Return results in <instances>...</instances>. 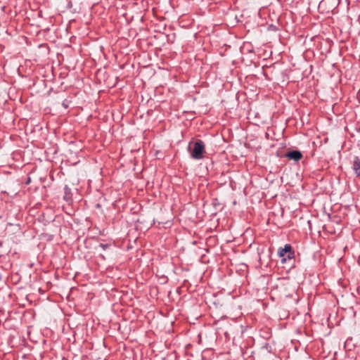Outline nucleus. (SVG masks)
Masks as SVG:
<instances>
[{"mask_svg": "<svg viewBox=\"0 0 360 360\" xmlns=\"http://www.w3.org/2000/svg\"><path fill=\"white\" fill-rule=\"evenodd\" d=\"M188 150L193 159L200 160L203 158L204 153L205 152V144L201 140H197L195 142H190L188 146Z\"/></svg>", "mask_w": 360, "mask_h": 360, "instance_id": "nucleus-1", "label": "nucleus"}, {"mask_svg": "<svg viewBox=\"0 0 360 360\" xmlns=\"http://www.w3.org/2000/svg\"><path fill=\"white\" fill-rule=\"evenodd\" d=\"M291 246L289 244H286L283 248H280L278 250V254L280 257H283L282 262L284 263L286 261V259L284 257L287 255L288 259H291L293 257V252L291 251Z\"/></svg>", "mask_w": 360, "mask_h": 360, "instance_id": "nucleus-2", "label": "nucleus"}, {"mask_svg": "<svg viewBox=\"0 0 360 360\" xmlns=\"http://www.w3.org/2000/svg\"><path fill=\"white\" fill-rule=\"evenodd\" d=\"M285 157L289 160H293L296 162L299 161L302 158V154L298 150H292L285 154Z\"/></svg>", "mask_w": 360, "mask_h": 360, "instance_id": "nucleus-3", "label": "nucleus"}, {"mask_svg": "<svg viewBox=\"0 0 360 360\" xmlns=\"http://www.w3.org/2000/svg\"><path fill=\"white\" fill-rule=\"evenodd\" d=\"M353 169L357 176H360V160L355 158L353 163Z\"/></svg>", "mask_w": 360, "mask_h": 360, "instance_id": "nucleus-4", "label": "nucleus"}]
</instances>
